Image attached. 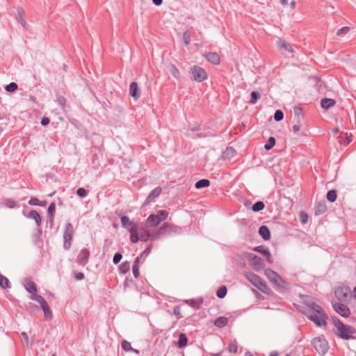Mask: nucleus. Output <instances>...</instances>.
I'll return each instance as SVG.
<instances>
[{
	"instance_id": "1",
	"label": "nucleus",
	"mask_w": 356,
	"mask_h": 356,
	"mask_svg": "<svg viewBox=\"0 0 356 356\" xmlns=\"http://www.w3.org/2000/svg\"><path fill=\"white\" fill-rule=\"evenodd\" d=\"M264 274L268 280L278 289H287L289 284L278 275L275 271L267 268L264 270Z\"/></svg>"
},
{
	"instance_id": "2",
	"label": "nucleus",
	"mask_w": 356,
	"mask_h": 356,
	"mask_svg": "<svg viewBox=\"0 0 356 356\" xmlns=\"http://www.w3.org/2000/svg\"><path fill=\"white\" fill-rule=\"evenodd\" d=\"M332 321L337 329L336 333L340 337L348 339L355 333V330L353 327L343 325L339 319L334 318Z\"/></svg>"
},
{
	"instance_id": "3",
	"label": "nucleus",
	"mask_w": 356,
	"mask_h": 356,
	"mask_svg": "<svg viewBox=\"0 0 356 356\" xmlns=\"http://www.w3.org/2000/svg\"><path fill=\"white\" fill-rule=\"evenodd\" d=\"M245 277L255 287L263 293L269 294L271 292L270 287L258 275L254 273H246Z\"/></svg>"
},
{
	"instance_id": "4",
	"label": "nucleus",
	"mask_w": 356,
	"mask_h": 356,
	"mask_svg": "<svg viewBox=\"0 0 356 356\" xmlns=\"http://www.w3.org/2000/svg\"><path fill=\"white\" fill-rule=\"evenodd\" d=\"M168 212L165 210H159L156 214H151L146 220L147 227H154L159 225L162 221L167 219Z\"/></svg>"
},
{
	"instance_id": "5",
	"label": "nucleus",
	"mask_w": 356,
	"mask_h": 356,
	"mask_svg": "<svg viewBox=\"0 0 356 356\" xmlns=\"http://www.w3.org/2000/svg\"><path fill=\"white\" fill-rule=\"evenodd\" d=\"M191 79L196 82H202L208 79L205 70L199 65H193L189 71Z\"/></svg>"
},
{
	"instance_id": "6",
	"label": "nucleus",
	"mask_w": 356,
	"mask_h": 356,
	"mask_svg": "<svg viewBox=\"0 0 356 356\" xmlns=\"http://www.w3.org/2000/svg\"><path fill=\"white\" fill-rule=\"evenodd\" d=\"M316 313L308 315V318L313 321L317 326H323L326 325L325 321V315L321 307L316 305L314 307Z\"/></svg>"
},
{
	"instance_id": "7",
	"label": "nucleus",
	"mask_w": 356,
	"mask_h": 356,
	"mask_svg": "<svg viewBox=\"0 0 356 356\" xmlns=\"http://www.w3.org/2000/svg\"><path fill=\"white\" fill-rule=\"evenodd\" d=\"M312 344L320 355H325L329 349L327 341L325 339L320 337H315L312 340Z\"/></svg>"
},
{
	"instance_id": "8",
	"label": "nucleus",
	"mask_w": 356,
	"mask_h": 356,
	"mask_svg": "<svg viewBox=\"0 0 356 356\" xmlns=\"http://www.w3.org/2000/svg\"><path fill=\"white\" fill-rule=\"evenodd\" d=\"M334 293L335 296L339 301H347L352 296L350 289L345 286H338L335 289Z\"/></svg>"
},
{
	"instance_id": "9",
	"label": "nucleus",
	"mask_w": 356,
	"mask_h": 356,
	"mask_svg": "<svg viewBox=\"0 0 356 356\" xmlns=\"http://www.w3.org/2000/svg\"><path fill=\"white\" fill-rule=\"evenodd\" d=\"M74 234L73 227L71 224L68 223L65 226L63 238H64V245L63 247L65 250H69L71 247L70 241L72 239V236Z\"/></svg>"
},
{
	"instance_id": "10",
	"label": "nucleus",
	"mask_w": 356,
	"mask_h": 356,
	"mask_svg": "<svg viewBox=\"0 0 356 356\" xmlns=\"http://www.w3.org/2000/svg\"><path fill=\"white\" fill-rule=\"evenodd\" d=\"M332 306L334 311L341 316L343 317L349 316L350 312L346 305L341 303H334Z\"/></svg>"
},
{
	"instance_id": "11",
	"label": "nucleus",
	"mask_w": 356,
	"mask_h": 356,
	"mask_svg": "<svg viewBox=\"0 0 356 356\" xmlns=\"http://www.w3.org/2000/svg\"><path fill=\"white\" fill-rule=\"evenodd\" d=\"M90 256V252L88 249H83L80 251L77 256V262L84 266L87 264Z\"/></svg>"
},
{
	"instance_id": "12",
	"label": "nucleus",
	"mask_w": 356,
	"mask_h": 356,
	"mask_svg": "<svg viewBox=\"0 0 356 356\" xmlns=\"http://www.w3.org/2000/svg\"><path fill=\"white\" fill-rule=\"evenodd\" d=\"M205 58L211 63L218 65L220 63V57L216 52H209L204 55Z\"/></svg>"
},
{
	"instance_id": "13",
	"label": "nucleus",
	"mask_w": 356,
	"mask_h": 356,
	"mask_svg": "<svg viewBox=\"0 0 356 356\" xmlns=\"http://www.w3.org/2000/svg\"><path fill=\"white\" fill-rule=\"evenodd\" d=\"M249 258L252 261L254 270L258 271L263 268L264 264L260 257H257V255L250 254Z\"/></svg>"
},
{
	"instance_id": "14",
	"label": "nucleus",
	"mask_w": 356,
	"mask_h": 356,
	"mask_svg": "<svg viewBox=\"0 0 356 356\" xmlns=\"http://www.w3.org/2000/svg\"><path fill=\"white\" fill-rule=\"evenodd\" d=\"M159 234H156L155 235H152L147 230H146L145 229H141L140 232L139 240L146 242L149 239H153V238H159Z\"/></svg>"
},
{
	"instance_id": "15",
	"label": "nucleus",
	"mask_w": 356,
	"mask_h": 356,
	"mask_svg": "<svg viewBox=\"0 0 356 356\" xmlns=\"http://www.w3.org/2000/svg\"><path fill=\"white\" fill-rule=\"evenodd\" d=\"M131 234L130 240L133 243H136L139 241V234L137 225H133L129 229Z\"/></svg>"
},
{
	"instance_id": "16",
	"label": "nucleus",
	"mask_w": 356,
	"mask_h": 356,
	"mask_svg": "<svg viewBox=\"0 0 356 356\" xmlns=\"http://www.w3.org/2000/svg\"><path fill=\"white\" fill-rule=\"evenodd\" d=\"M129 94L134 98L137 99L140 95V91L138 88V84L136 82H133L131 83L129 87Z\"/></svg>"
},
{
	"instance_id": "17",
	"label": "nucleus",
	"mask_w": 356,
	"mask_h": 356,
	"mask_svg": "<svg viewBox=\"0 0 356 356\" xmlns=\"http://www.w3.org/2000/svg\"><path fill=\"white\" fill-rule=\"evenodd\" d=\"M236 154V151L232 147H228L222 154V159L224 160H231Z\"/></svg>"
},
{
	"instance_id": "18",
	"label": "nucleus",
	"mask_w": 356,
	"mask_h": 356,
	"mask_svg": "<svg viewBox=\"0 0 356 356\" xmlns=\"http://www.w3.org/2000/svg\"><path fill=\"white\" fill-rule=\"evenodd\" d=\"M254 250L257 251L258 252H260L264 256H265L266 258V260L270 264H271L273 262V261L271 259V254H270L269 250L267 248H264L263 246H257V247L254 248Z\"/></svg>"
},
{
	"instance_id": "19",
	"label": "nucleus",
	"mask_w": 356,
	"mask_h": 356,
	"mask_svg": "<svg viewBox=\"0 0 356 356\" xmlns=\"http://www.w3.org/2000/svg\"><path fill=\"white\" fill-rule=\"evenodd\" d=\"M162 192V188L161 187H156L154 188L152 193L149 195V196L147 197L145 204H149L154 198L158 197Z\"/></svg>"
},
{
	"instance_id": "20",
	"label": "nucleus",
	"mask_w": 356,
	"mask_h": 356,
	"mask_svg": "<svg viewBox=\"0 0 356 356\" xmlns=\"http://www.w3.org/2000/svg\"><path fill=\"white\" fill-rule=\"evenodd\" d=\"M168 72L171 74V75L176 79L179 80L181 77V73L179 69L174 65L170 64L168 66Z\"/></svg>"
},
{
	"instance_id": "21",
	"label": "nucleus",
	"mask_w": 356,
	"mask_h": 356,
	"mask_svg": "<svg viewBox=\"0 0 356 356\" xmlns=\"http://www.w3.org/2000/svg\"><path fill=\"white\" fill-rule=\"evenodd\" d=\"M277 46H278L279 50L282 54L285 53L286 51L291 52V53L293 51L291 46L289 44H288V43H286L285 42H283V41L280 42V41L278 42V44H277Z\"/></svg>"
},
{
	"instance_id": "22",
	"label": "nucleus",
	"mask_w": 356,
	"mask_h": 356,
	"mask_svg": "<svg viewBox=\"0 0 356 356\" xmlns=\"http://www.w3.org/2000/svg\"><path fill=\"white\" fill-rule=\"evenodd\" d=\"M335 101L333 99L325 98L321 100V106L323 108L328 109L330 107L334 106Z\"/></svg>"
},
{
	"instance_id": "23",
	"label": "nucleus",
	"mask_w": 356,
	"mask_h": 356,
	"mask_svg": "<svg viewBox=\"0 0 356 356\" xmlns=\"http://www.w3.org/2000/svg\"><path fill=\"white\" fill-rule=\"evenodd\" d=\"M259 233L264 240H268L270 238L269 229L265 225L260 227Z\"/></svg>"
},
{
	"instance_id": "24",
	"label": "nucleus",
	"mask_w": 356,
	"mask_h": 356,
	"mask_svg": "<svg viewBox=\"0 0 356 356\" xmlns=\"http://www.w3.org/2000/svg\"><path fill=\"white\" fill-rule=\"evenodd\" d=\"M214 325L218 327H223L228 323V318L225 316H220L214 321Z\"/></svg>"
},
{
	"instance_id": "25",
	"label": "nucleus",
	"mask_w": 356,
	"mask_h": 356,
	"mask_svg": "<svg viewBox=\"0 0 356 356\" xmlns=\"http://www.w3.org/2000/svg\"><path fill=\"white\" fill-rule=\"evenodd\" d=\"M26 289L31 293H36L37 288L35 283L31 281H26L24 283Z\"/></svg>"
},
{
	"instance_id": "26",
	"label": "nucleus",
	"mask_w": 356,
	"mask_h": 356,
	"mask_svg": "<svg viewBox=\"0 0 356 356\" xmlns=\"http://www.w3.org/2000/svg\"><path fill=\"white\" fill-rule=\"evenodd\" d=\"M29 217L31 219H33L35 221L37 225L39 226L41 224L40 216L36 211L33 210L30 211Z\"/></svg>"
},
{
	"instance_id": "27",
	"label": "nucleus",
	"mask_w": 356,
	"mask_h": 356,
	"mask_svg": "<svg viewBox=\"0 0 356 356\" xmlns=\"http://www.w3.org/2000/svg\"><path fill=\"white\" fill-rule=\"evenodd\" d=\"M41 308L43 310L44 314L46 318H51L52 316L51 311L50 308L49 307L47 302H44L43 304L41 305Z\"/></svg>"
},
{
	"instance_id": "28",
	"label": "nucleus",
	"mask_w": 356,
	"mask_h": 356,
	"mask_svg": "<svg viewBox=\"0 0 356 356\" xmlns=\"http://www.w3.org/2000/svg\"><path fill=\"white\" fill-rule=\"evenodd\" d=\"M188 339L185 334L181 333L179 336L178 346L179 348H184L187 345Z\"/></svg>"
},
{
	"instance_id": "29",
	"label": "nucleus",
	"mask_w": 356,
	"mask_h": 356,
	"mask_svg": "<svg viewBox=\"0 0 356 356\" xmlns=\"http://www.w3.org/2000/svg\"><path fill=\"white\" fill-rule=\"evenodd\" d=\"M210 181L209 179H203L195 183V188L199 189L202 188H206L209 186Z\"/></svg>"
},
{
	"instance_id": "30",
	"label": "nucleus",
	"mask_w": 356,
	"mask_h": 356,
	"mask_svg": "<svg viewBox=\"0 0 356 356\" xmlns=\"http://www.w3.org/2000/svg\"><path fill=\"white\" fill-rule=\"evenodd\" d=\"M130 270V264L128 261L122 262L119 266V270L122 274H126Z\"/></svg>"
},
{
	"instance_id": "31",
	"label": "nucleus",
	"mask_w": 356,
	"mask_h": 356,
	"mask_svg": "<svg viewBox=\"0 0 356 356\" xmlns=\"http://www.w3.org/2000/svg\"><path fill=\"white\" fill-rule=\"evenodd\" d=\"M139 261H140L139 258L137 257L135 259L134 264L133 266V273H134V275L135 277H138L139 275V267H138Z\"/></svg>"
},
{
	"instance_id": "32",
	"label": "nucleus",
	"mask_w": 356,
	"mask_h": 356,
	"mask_svg": "<svg viewBox=\"0 0 356 356\" xmlns=\"http://www.w3.org/2000/svg\"><path fill=\"white\" fill-rule=\"evenodd\" d=\"M264 203L261 201H259L252 206V211L254 212L260 211L264 209Z\"/></svg>"
},
{
	"instance_id": "33",
	"label": "nucleus",
	"mask_w": 356,
	"mask_h": 356,
	"mask_svg": "<svg viewBox=\"0 0 356 356\" xmlns=\"http://www.w3.org/2000/svg\"><path fill=\"white\" fill-rule=\"evenodd\" d=\"M260 97L261 95L259 94V92L257 91H253L251 92V99L249 103L250 104H254Z\"/></svg>"
},
{
	"instance_id": "34",
	"label": "nucleus",
	"mask_w": 356,
	"mask_h": 356,
	"mask_svg": "<svg viewBox=\"0 0 356 356\" xmlns=\"http://www.w3.org/2000/svg\"><path fill=\"white\" fill-rule=\"evenodd\" d=\"M327 199L331 202H333L337 199V193L334 190H330L327 193Z\"/></svg>"
},
{
	"instance_id": "35",
	"label": "nucleus",
	"mask_w": 356,
	"mask_h": 356,
	"mask_svg": "<svg viewBox=\"0 0 356 356\" xmlns=\"http://www.w3.org/2000/svg\"><path fill=\"white\" fill-rule=\"evenodd\" d=\"M0 286L3 289L9 287V280L1 274L0 275Z\"/></svg>"
},
{
	"instance_id": "36",
	"label": "nucleus",
	"mask_w": 356,
	"mask_h": 356,
	"mask_svg": "<svg viewBox=\"0 0 356 356\" xmlns=\"http://www.w3.org/2000/svg\"><path fill=\"white\" fill-rule=\"evenodd\" d=\"M350 29L348 26H343L337 30L336 34L337 36L345 35L348 34L350 31Z\"/></svg>"
},
{
	"instance_id": "37",
	"label": "nucleus",
	"mask_w": 356,
	"mask_h": 356,
	"mask_svg": "<svg viewBox=\"0 0 356 356\" xmlns=\"http://www.w3.org/2000/svg\"><path fill=\"white\" fill-rule=\"evenodd\" d=\"M121 222H122V225L124 227L129 226V225H131L133 226V225H135L134 223H133L130 220H129V218L127 217V216H122L121 218Z\"/></svg>"
},
{
	"instance_id": "38",
	"label": "nucleus",
	"mask_w": 356,
	"mask_h": 356,
	"mask_svg": "<svg viewBox=\"0 0 356 356\" xmlns=\"http://www.w3.org/2000/svg\"><path fill=\"white\" fill-rule=\"evenodd\" d=\"M275 144V139L273 137H270L267 143L264 145V148L267 150L270 149Z\"/></svg>"
},
{
	"instance_id": "39",
	"label": "nucleus",
	"mask_w": 356,
	"mask_h": 356,
	"mask_svg": "<svg viewBox=\"0 0 356 356\" xmlns=\"http://www.w3.org/2000/svg\"><path fill=\"white\" fill-rule=\"evenodd\" d=\"M31 298V300L39 302L40 305L43 304L44 302H46L45 300L41 296L37 295L36 293H32Z\"/></svg>"
},
{
	"instance_id": "40",
	"label": "nucleus",
	"mask_w": 356,
	"mask_h": 356,
	"mask_svg": "<svg viewBox=\"0 0 356 356\" xmlns=\"http://www.w3.org/2000/svg\"><path fill=\"white\" fill-rule=\"evenodd\" d=\"M226 293H227V289L225 286L220 287L216 292L217 296L220 298H224L225 296Z\"/></svg>"
},
{
	"instance_id": "41",
	"label": "nucleus",
	"mask_w": 356,
	"mask_h": 356,
	"mask_svg": "<svg viewBox=\"0 0 356 356\" xmlns=\"http://www.w3.org/2000/svg\"><path fill=\"white\" fill-rule=\"evenodd\" d=\"M17 89V85L15 83H10L6 86V90L9 92H13Z\"/></svg>"
},
{
	"instance_id": "42",
	"label": "nucleus",
	"mask_w": 356,
	"mask_h": 356,
	"mask_svg": "<svg viewBox=\"0 0 356 356\" xmlns=\"http://www.w3.org/2000/svg\"><path fill=\"white\" fill-rule=\"evenodd\" d=\"M228 350L230 353H236L238 351V346L236 343L231 342L228 346Z\"/></svg>"
},
{
	"instance_id": "43",
	"label": "nucleus",
	"mask_w": 356,
	"mask_h": 356,
	"mask_svg": "<svg viewBox=\"0 0 356 356\" xmlns=\"http://www.w3.org/2000/svg\"><path fill=\"white\" fill-rule=\"evenodd\" d=\"M284 114L282 111L277 110L275 111L274 115V119L275 121H280L283 119Z\"/></svg>"
},
{
	"instance_id": "44",
	"label": "nucleus",
	"mask_w": 356,
	"mask_h": 356,
	"mask_svg": "<svg viewBox=\"0 0 356 356\" xmlns=\"http://www.w3.org/2000/svg\"><path fill=\"white\" fill-rule=\"evenodd\" d=\"M122 348L125 351H129V350H132L131 343L125 340L122 341Z\"/></svg>"
},
{
	"instance_id": "45",
	"label": "nucleus",
	"mask_w": 356,
	"mask_h": 356,
	"mask_svg": "<svg viewBox=\"0 0 356 356\" xmlns=\"http://www.w3.org/2000/svg\"><path fill=\"white\" fill-rule=\"evenodd\" d=\"M300 221L302 224H305L307 222L308 216L305 212L301 211L300 213Z\"/></svg>"
},
{
	"instance_id": "46",
	"label": "nucleus",
	"mask_w": 356,
	"mask_h": 356,
	"mask_svg": "<svg viewBox=\"0 0 356 356\" xmlns=\"http://www.w3.org/2000/svg\"><path fill=\"white\" fill-rule=\"evenodd\" d=\"M4 204L6 207L13 209L16 206V202L12 200H6Z\"/></svg>"
},
{
	"instance_id": "47",
	"label": "nucleus",
	"mask_w": 356,
	"mask_h": 356,
	"mask_svg": "<svg viewBox=\"0 0 356 356\" xmlns=\"http://www.w3.org/2000/svg\"><path fill=\"white\" fill-rule=\"evenodd\" d=\"M122 258V255L121 253H119V252L115 253L114 257H113V261L114 264H118Z\"/></svg>"
},
{
	"instance_id": "48",
	"label": "nucleus",
	"mask_w": 356,
	"mask_h": 356,
	"mask_svg": "<svg viewBox=\"0 0 356 356\" xmlns=\"http://www.w3.org/2000/svg\"><path fill=\"white\" fill-rule=\"evenodd\" d=\"M29 204L31 205H42V206H44L45 204V202H44V203H42V204H40V201L37 198H31L29 201Z\"/></svg>"
},
{
	"instance_id": "49",
	"label": "nucleus",
	"mask_w": 356,
	"mask_h": 356,
	"mask_svg": "<svg viewBox=\"0 0 356 356\" xmlns=\"http://www.w3.org/2000/svg\"><path fill=\"white\" fill-rule=\"evenodd\" d=\"M183 39L186 44H188L191 41V36L188 32H185L183 35Z\"/></svg>"
},
{
	"instance_id": "50",
	"label": "nucleus",
	"mask_w": 356,
	"mask_h": 356,
	"mask_svg": "<svg viewBox=\"0 0 356 356\" xmlns=\"http://www.w3.org/2000/svg\"><path fill=\"white\" fill-rule=\"evenodd\" d=\"M76 193L79 197H84L86 195V191L83 188H79Z\"/></svg>"
},
{
	"instance_id": "51",
	"label": "nucleus",
	"mask_w": 356,
	"mask_h": 356,
	"mask_svg": "<svg viewBox=\"0 0 356 356\" xmlns=\"http://www.w3.org/2000/svg\"><path fill=\"white\" fill-rule=\"evenodd\" d=\"M50 120L48 118L44 117L41 120V124L43 126H46L49 123Z\"/></svg>"
},
{
	"instance_id": "52",
	"label": "nucleus",
	"mask_w": 356,
	"mask_h": 356,
	"mask_svg": "<svg viewBox=\"0 0 356 356\" xmlns=\"http://www.w3.org/2000/svg\"><path fill=\"white\" fill-rule=\"evenodd\" d=\"M22 337H23V339L24 340V342L26 343V345L28 346L29 344V337L26 332L22 333Z\"/></svg>"
},
{
	"instance_id": "53",
	"label": "nucleus",
	"mask_w": 356,
	"mask_h": 356,
	"mask_svg": "<svg viewBox=\"0 0 356 356\" xmlns=\"http://www.w3.org/2000/svg\"><path fill=\"white\" fill-rule=\"evenodd\" d=\"M168 227H173V228L177 229V227L175 226H173L168 222H165L163 225V226L161 227L160 229L161 230V229H163L168 228Z\"/></svg>"
},
{
	"instance_id": "54",
	"label": "nucleus",
	"mask_w": 356,
	"mask_h": 356,
	"mask_svg": "<svg viewBox=\"0 0 356 356\" xmlns=\"http://www.w3.org/2000/svg\"><path fill=\"white\" fill-rule=\"evenodd\" d=\"M75 278L78 280H82L84 277V275L82 273H77L75 274Z\"/></svg>"
},
{
	"instance_id": "55",
	"label": "nucleus",
	"mask_w": 356,
	"mask_h": 356,
	"mask_svg": "<svg viewBox=\"0 0 356 356\" xmlns=\"http://www.w3.org/2000/svg\"><path fill=\"white\" fill-rule=\"evenodd\" d=\"M48 211L49 213H53L55 211V204L54 203H51L48 208Z\"/></svg>"
},
{
	"instance_id": "56",
	"label": "nucleus",
	"mask_w": 356,
	"mask_h": 356,
	"mask_svg": "<svg viewBox=\"0 0 356 356\" xmlns=\"http://www.w3.org/2000/svg\"><path fill=\"white\" fill-rule=\"evenodd\" d=\"M300 130V124H294L293 126V131L294 133H298Z\"/></svg>"
},
{
	"instance_id": "57",
	"label": "nucleus",
	"mask_w": 356,
	"mask_h": 356,
	"mask_svg": "<svg viewBox=\"0 0 356 356\" xmlns=\"http://www.w3.org/2000/svg\"><path fill=\"white\" fill-rule=\"evenodd\" d=\"M152 1L156 6H160L161 5L163 0H152Z\"/></svg>"
},
{
	"instance_id": "58",
	"label": "nucleus",
	"mask_w": 356,
	"mask_h": 356,
	"mask_svg": "<svg viewBox=\"0 0 356 356\" xmlns=\"http://www.w3.org/2000/svg\"><path fill=\"white\" fill-rule=\"evenodd\" d=\"M346 140L348 143H350L352 141V140H353L352 139V136L351 135H350V136L346 135Z\"/></svg>"
},
{
	"instance_id": "59",
	"label": "nucleus",
	"mask_w": 356,
	"mask_h": 356,
	"mask_svg": "<svg viewBox=\"0 0 356 356\" xmlns=\"http://www.w3.org/2000/svg\"><path fill=\"white\" fill-rule=\"evenodd\" d=\"M269 356H278V353L277 351L272 352Z\"/></svg>"
},
{
	"instance_id": "60",
	"label": "nucleus",
	"mask_w": 356,
	"mask_h": 356,
	"mask_svg": "<svg viewBox=\"0 0 356 356\" xmlns=\"http://www.w3.org/2000/svg\"><path fill=\"white\" fill-rule=\"evenodd\" d=\"M291 6L292 8H295V6H296V1H292L291 2Z\"/></svg>"
},
{
	"instance_id": "61",
	"label": "nucleus",
	"mask_w": 356,
	"mask_h": 356,
	"mask_svg": "<svg viewBox=\"0 0 356 356\" xmlns=\"http://www.w3.org/2000/svg\"><path fill=\"white\" fill-rule=\"evenodd\" d=\"M287 0H280V3L282 4V5H286L287 3Z\"/></svg>"
},
{
	"instance_id": "62",
	"label": "nucleus",
	"mask_w": 356,
	"mask_h": 356,
	"mask_svg": "<svg viewBox=\"0 0 356 356\" xmlns=\"http://www.w3.org/2000/svg\"><path fill=\"white\" fill-rule=\"evenodd\" d=\"M131 351L134 352L136 354H138L139 353V351L136 349H134L132 348V350H131Z\"/></svg>"
},
{
	"instance_id": "63",
	"label": "nucleus",
	"mask_w": 356,
	"mask_h": 356,
	"mask_svg": "<svg viewBox=\"0 0 356 356\" xmlns=\"http://www.w3.org/2000/svg\"><path fill=\"white\" fill-rule=\"evenodd\" d=\"M353 296L356 298V286L353 289Z\"/></svg>"
},
{
	"instance_id": "64",
	"label": "nucleus",
	"mask_w": 356,
	"mask_h": 356,
	"mask_svg": "<svg viewBox=\"0 0 356 356\" xmlns=\"http://www.w3.org/2000/svg\"><path fill=\"white\" fill-rule=\"evenodd\" d=\"M245 356H252V355L250 352L245 353Z\"/></svg>"
}]
</instances>
